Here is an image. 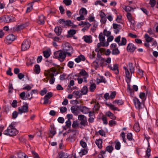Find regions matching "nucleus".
<instances>
[{"label": "nucleus", "instance_id": "obj_44", "mask_svg": "<svg viewBox=\"0 0 158 158\" xmlns=\"http://www.w3.org/2000/svg\"><path fill=\"white\" fill-rule=\"evenodd\" d=\"M96 86L95 84H93L91 85L89 87V90L90 91L93 92L96 88Z\"/></svg>", "mask_w": 158, "mask_h": 158}, {"label": "nucleus", "instance_id": "obj_28", "mask_svg": "<svg viewBox=\"0 0 158 158\" xmlns=\"http://www.w3.org/2000/svg\"><path fill=\"white\" fill-rule=\"evenodd\" d=\"M6 39L8 40L12 41L15 39V37L13 35L10 34L6 37Z\"/></svg>", "mask_w": 158, "mask_h": 158}, {"label": "nucleus", "instance_id": "obj_46", "mask_svg": "<svg viewBox=\"0 0 158 158\" xmlns=\"http://www.w3.org/2000/svg\"><path fill=\"white\" fill-rule=\"evenodd\" d=\"M112 50V53L113 55L118 54V48L111 49Z\"/></svg>", "mask_w": 158, "mask_h": 158}, {"label": "nucleus", "instance_id": "obj_24", "mask_svg": "<svg viewBox=\"0 0 158 158\" xmlns=\"http://www.w3.org/2000/svg\"><path fill=\"white\" fill-rule=\"evenodd\" d=\"M87 14V11L86 9L84 8L81 9L79 11V15H83L84 16L86 15Z\"/></svg>", "mask_w": 158, "mask_h": 158}, {"label": "nucleus", "instance_id": "obj_19", "mask_svg": "<svg viewBox=\"0 0 158 158\" xmlns=\"http://www.w3.org/2000/svg\"><path fill=\"white\" fill-rule=\"evenodd\" d=\"M27 26L28 24L27 23L20 24L16 27L15 30L17 31H20L27 27Z\"/></svg>", "mask_w": 158, "mask_h": 158}, {"label": "nucleus", "instance_id": "obj_9", "mask_svg": "<svg viewBox=\"0 0 158 158\" xmlns=\"http://www.w3.org/2000/svg\"><path fill=\"white\" fill-rule=\"evenodd\" d=\"M2 19L6 23L12 22L15 21V19L11 16L6 15L2 18Z\"/></svg>", "mask_w": 158, "mask_h": 158}, {"label": "nucleus", "instance_id": "obj_26", "mask_svg": "<svg viewBox=\"0 0 158 158\" xmlns=\"http://www.w3.org/2000/svg\"><path fill=\"white\" fill-rule=\"evenodd\" d=\"M113 28L114 32L116 34H117L118 32V25L116 23H113Z\"/></svg>", "mask_w": 158, "mask_h": 158}, {"label": "nucleus", "instance_id": "obj_50", "mask_svg": "<svg viewBox=\"0 0 158 158\" xmlns=\"http://www.w3.org/2000/svg\"><path fill=\"white\" fill-rule=\"evenodd\" d=\"M156 3V2L155 0H150L149 4L151 5V6L152 7H154V6H155Z\"/></svg>", "mask_w": 158, "mask_h": 158}, {"label": "nucleus", "instance_id": "obj_10", "mask_svg": "<svg viewBox=\"0 0 158 158\" xmlns=\"http://www.w3.org/2000/svg\"><path fill=\"white\" fill-rule=\"evenodd\" d=\"M18 113L20 114H22L23 113H26L28 111V105L26 104L23 106L18 108Z\"/></svg>", "mask_w": 158, "mask_h": 158}, {"label": "nucleus", "instance_id": "obj_43", "mask_svg": "<svg viewBox=\"0 0 158 158\" xmlns=\"http://www.w3.org/2000/svg\"><path fill=\"white\" fill-rule=\"evenodd\" d=\"M50 133L53 136L56 133L55 129L54 127H51V128L50 130Z\"/></svg>", "mask_w": 158, "mask_h": 158}, {"label": "nucleus", "instance_id": "obj_5", "mask_svg": "<svg viewBox=\"0 0 158 158\" xmlns=\"http://www.w3.org/2000/svg\"><path fill=\"white\" fill-rule=\"evenodd\" d=\"M18 132L16 129L12 125H10L7 129L4 131L3 134L6 135L13 136L16 135Z\"/></svg>", "mask_w": 158, "mask_h": 158}, {"label": "nucleus", "instance_id": "obj_33", "mask_svg": "<svg viewBox=\"0 0 158 158\" xmlns=\"http://www.w3.org/2000/svg\"><path fill=\"white\" fill-rule=\"evenodd\" d=\"M109 67L112 70L115 71L117 70L118 73V66L117 64H114L113 65V66H109Z\"/></svg>", "mask_w": 158, "mask_h": 158}, {"label": "nucleus", "instance_id": "obj_31", "mask_svg": "<svg viewBox=\"0 0 158 158\" xmlns=\"http://www.w3.org/2000/svg\"><path fill=\"white\" fill-rule=\"evenodd\" d=\"M60 158H68V155L67 153L64 152H60L59 153Z\"/></svg>", "mask_w": 158, "mask_h": 158}, {"label": "nucleus", "instance_id": "obj_56", "mask_svg": "<svg viewBox=\"0 0 158 158\" xmlns=\"http://www.w3.org/2000/svg\"><path fill=\"white\" fill-rule=\"evenodd\" d=\"M151 152V149H147V150L146 151V156H147V158H148L151 155L150 154Z\"/></svg>", "mask_w": 158, "mask_h": 158}, {"label": "nucleus", "instance_id": "obj_12", "mask_svg": "<svg viewBox=\"0 0 158 158\" xmlns=\"http://www.w3.org/2000/svg\"><path fill=\"white\" fill-rule=\"evenodd\" d=\"M109 44L108 42H105V43H101L100 42L98 43L97 45V48H95V51L96 52H98L100 51L99 48L101 46L103 47H107L109 45Z\"/></svg>", "mask_w": 158, "mask_h": 158}, {"label": "nucleus", "instance_id": "obj_18", "mask_svg": "<svg viewBox=\"0 0 158 158\" xmlns=\"http://www.w3.org/2000/svg\"><path fill=\"white\" fill-rule=\"evenodd\" d=\"M73 94L77 98H80L82 95L80 90L74 91L73 92Z\"/></svg>", "mask_w": 158, "mask_h": 158}, {"label": "nucleus", "instance_id": "obj_20", "mask_svg": "<svg viewBox=\"0 0 158 158\" xmlns=\"http://www.w3.org/2000/svg\"><path fill=\"white\" fill-rule=\"evenodd\" d=\"M80 110L84 114L89 113V110L86 106H82L80 108Z\"/></svg>", "mask_w": 158, "mask_h": 158}, {"label": "nucleus", "instance_id": "obj_41", "mask_svg": "<svg viewBox=\"0 0 158 158\" xmlns=\"http://www.w3.org/2000/svg\"><path fill=\"white\" fill-rule=\"evenodd\" d=\"M18 156L19 158H23V157L24 158H26V155L23 152H20L18 154Z\"/></svg>", "mask_w": 158, "mask_h": 158}, {"label": "nucleus", "instance_id": "obj_8", "mask_svg": "<svg viewBox=\"0 0 158 158\" xmlns=\"http://www.w3.org/2000/svg\"><path fill=\"white\" fill-rule=\"evenodd\" d=\"M30 42L29 40H25L22 44V50L25 51L27 50L30 47Z\"/></svg>", "mask_w": 158, "mask_h": 158}, {"label": "nucleus", "instance_id": "obj_13", "mask_svg": "<svg viewBox=\"0 0 158 158\" xmlns=\"http://www.w3.org/2000/svg\"><path fill=\"white\" fill-rule=\"evenodd\" d=\"M136 48V47L134 44L129 43L127 46V50L130 52H133Z\"/></svg>", "mask_w": 158, "mask_h": 158}, {"label": "nucleus", "instance_id": "obj_2", "mask_svg": "<svg viewBox=\"0 0 158 158\" xmlns=\"http://www.w3.org/2000/svg\"><path fill=\"white\" fill-rule=\"evenodd\" d=\"M123 68L125 70L126 75L127 78L126 81L128 84L127 90L128 92L130 93L131 95L132 96L134 95V91L130 88V85L129 84L131 81V74L130 73L128 69L126 67H123Z\"/></svg>", "mask_w": 158, "mask_h": 158}, {"label": "nucleus", "instance_id": "obj_53", "mask_svg": "<svg viewBox=\"0 0 158 158\" xmlns=\"http://www.w3.org/2000/svg\"><path fill=\"white\" fill-rule=\"evenodd\" d=\"M33 86V85H32V87H31V86H30L29 85H27L25 86L23 88V89H26L28 91H29L31 89L32 87Z\"/></svg>", "mask_w": 158, "mask_h": 158}, {"label": "nucleus", "instance_id": "obj_7", "mask_svg": "<svg viewBox=\"0 0 158 158\" xmlns=\"http://www.w3.org/2000/svg\"><path fill=\"white\" fill-rule=\"evenodd\" d=\"M59 22L64 28H65L67 26H72L73 25V23L71 21L69 20L65 21L64 19H60L59 20Z\"/></svg>", "mask_w": 158, "mask_h": 158}, {"label": "nucleus", "instance_id": "obj_1", "mask_svg": "<svg viewBox=\"0 0 158 158\" xmlns=\"http://www.w3.org/2000/svg\"><path fill=\"white\" fill-rule=\"evenodd\" d=\"M58 73V72L54 68H51L49 70L45 71L44 73L45 76H48L49 75L51 77L49 83L51 84H52L54 83L55 80L54 76L57 75Z\"/></svg>", "mask_w": 158, "mask_h": 158}, {"label": "nucleus", "instance_id": "obj_42", "mask_svg": "<svg viewBox=\"0 0 158 158\" xmlns=\"http://www.w3.org/2000/svg\"><path fill=\"white\" fill-rule=\"evenodd\" d=\"M44 56L46 58H48L50 56V53L48 51H45L43 52Z\"/></svg>", "mask_w": 158, "mask_h": 158}, {"label": "nucleus", "instance_id": "obj_58", "mask_svg": "<svg viewBox=\"0 0 158 158\" xmlns=\"http://www.w3.org/2000/svg\"><path fill=\"white\" fill-rule=\"evenodd\" d=\"M17 101L16 100H14L11 104L12 106L14 108L16 107L17 106Z\"/></svg>", "mask_w": 158, "mask_h": 158}, {"label": "nucleus", "instance_id": "obj_32", "mask_svg": "<svg viewBox=\"0 0 158 158\" xmlns=\"http://www.w3.org/2000/svg\"><path fill=\"white\" fill-rule=\"evenodd\" d=\"M88 151L87 149H82L81 151L79 152V155L81 156L86 154L87 153Z\"/></svg>", "mask_w": 158, "mask_h": 158}, {"label": "nucleus", "instance_id": "obj_48", "mask_svg": "<svg viewBox=\"0 0 158 158\" xmlns=\"http://www.w3.org/2000/svg\"><path fill=\"white\" fill-rule=\"evenodd\" d=\"M63 2L66 6H69L71 4L72 1L71 0H64Z\"/></svg>", "mask_w": 158, "mask_h": 158}, {"label": "nucleus", "instance_id": "obj_27", "mask_svg": "<svg viewBox=\"0 0 158 158\" xmlns=\"http://www.w3.org/2000/svg\"><path fill=\"white\" fill-rule=\"evenodd\" d=\"M95 143L98 148H102V142L101 139L96 140Z\"/></svg>", "mask_w": 158, "mask_h": 158}, {"label": "nucleus", "instance_id": "obj_14", "mask_svg": "<svg viewBox=\"0 0 158 158\" xmlns=\"http://www.w3.org/2000/svg\"><path fill=\"white\" fill-rule=\"evenodd\" d=\"M44 19L45 18L43 15H40L38 17L37 20V23L40 25L44 24Z\"/></svg>", "mask_w": 158, "mask_h": 158}, {"label": "nucleus", "instance_id": "obj_52", "mask_svg": "<svg viewBox=\"0 0 158 158\" xmlns=\"http://www.w3.org/2000/svg\"><path fill=\"white\" fill-rule=\"evenodd\" d=\"M116 95V92L115 91H113L111 92L110 95V99H113L114 98Z\"/></svg>", "mask_w": 158, "mask_h": 158}, {"label": "nucleus", "instance_id": "obj_17", "mask_svg": "<svg viewBox=\"0 0 158 158\" xmlns=\"http://www.w3.org/2000/svg\"><path fill=\"white\" fill-rule=\"evenodd\" d=\"M98 38L99 41L101 43H105L106 42L105 35H103L102 33H100L98 36Z\"/></svg>", "mask_w": 158, "mask_h": 158}, {"label": "nucleus", "instance_id": "obj_16", "mask_svg": "<svg viewBox=\"0 0 158 158\" xmlns=\"http://www.w3.org/2000/svg\"><path fill=\"white\" fill-rule=\"evenodd\" d=\"M83 39L87 43H90L92 42V37L91 36L85 35L83 37Z\"/></svg>", "mask_w": 158, "mask_h": 158}, {"label": "nucleus", "instance_id": "obj_34", "mask_svg": "<svg viewBox=\"0 0 158 158\" xmlns=\"http://www.w3.org/2000/svg\"><path fill=\"white\" fill-rule=\"evenodd\" d=\"M106 105L109 106L111 109L113 110H117L118 108L115 107L114 105L111 104H109L107 103H106Z\"/></svg>", "mask_w": 158, "mask_h": 158}, {"label": "nucleus", "instance_id": "obj_35", "mask_svg": "<svg viewBox=\"0 0 158 158\" xmlns=\"http://www.w3.org/2000/svg\"><path fill=\"white\" fill-rule=\"evenodd\" d=\"M34 71L35 72L38 74L40 72V66L39 65L36 64L35 65V68H34Z\"/></svg>", "mask_w": 158, "mask_h": 158}, {"label": "nucleus", "instance_id": "obj_49", "mask_svg": "<svg viewBox=\"0 0 158 158\" xmlns=\"http://www.w3.org/2000/svg\"><path fill=\"white\" fill-rule=\"evenodd\" d=\"M34 61L35 60L34 59L32 60L30 59L29 62L27 63V66H31L34 63Z\"/></svg>", "mask_w": 158, "mask_h": 158}, {"label": "nucleus", "instance_id": "obj_59", "mask_svg": "<svg viewBox=\"0 0 158 158\" xmlns=\"http://www.w3.org/2000/svg\"><path fill=\"white\" fill-rule=\"evenodd\" d=\"M80 143L81 144V146L83 148H85L86 147V143L84 141H80Z\"/></svg>", "mask_w": 158, "mask_h": 158}, {"label": "nucleus", "instance_id": "obj_45", "mask_svg": "<svg viewBox=\"0 0 158 158\" xmlns=\"http://www.w3.org/2000/svg\"><path fill=\"white\" fill-rule=\"evenodd\" d=\"M103 35H105V36H109L111 34V32L110 31H107L105 29L103 31Z\"/></svg>", "mask_w": 158, "mask_h": 158}, {"label": "nucleus", "instance_id": "obj_54", "mask_svg": "<svg viewBox=\"0 0 158 158\" xmlns=\"http://www.w3.org/2000/svg\"><path fill=\"white\" fill-rule=\"evenodd\" d=\"M87 121L86 120H84L81 121L80 124L81 125H83L84 126H85L86 125H87Z\"/></svg>", "mask_w": 158, "mask_h": 158}, {"label": "nucleus", "instance_id": "obj_4", "mask_svg": "<svg viewBox=\"0 0 158 158\" xmlns=\"http://www.w3.org/2000/svg\"><path fill=\"white\" fill-rule=\"evenodd\" d=\"M66 54V52L62 50L57 51L54 53L55 57L58 59L61 62L63 61L65 59Z\"/></svg>", "mask_w": 158, "mask_h": 158}, {"label": "nucleus", "instance_id": "obj_6", "mask_svg": "<svg viewBox=\"0 0 158 158\" xmlns=\"http://www.w3.org/2000/svg\"><path fill=\"white\" fill-rule=\"evenodd\" d=\"M134 102L135 108L137 109L140 111L142 112V110L146 113L147 110L146 108L144 107V106L142 104L137 98L135 97L133 99Z\"/></svg>", "mask_w": 158, "mask_h": 158}, {"label": "nucleus", "instance_id": "obj_37", "mask_svg": "<svg viewBox=\"0 0 158 158\" xmlns=\"http://www.w3.org/2000/svg\"><path fill=\"white\" fill-rule=\"evenodd\" d=\"M134 129L137 132H139L140 130L139 125L138 123H135L134 126Z\"/></svg>", "mask_w": 158, "mask_h": 158}, {"label": "nucleus", "instance_id": "obj_57", "mask_svg": "<svg viewBox=\"0 0 158 158\" xmlns=\"http://www.w3.org/2000/svg\"><path fill=\"white\" fill-rule=\"evenodd\" d=\"M103 97L106 100H107L110 99V96L109 95V93H105L104 94Z\"/></svg>", "mask_w": 158, "mask_h": 158}, {"label": "nucleus", "instance_id": "obj_62", "mask_svg": "<svg viewBox=\"0 0 158 158\" xmlns=\"http://www.w3.org/2000/svg\"><path fill=\"white\" fill-rule=\"evenodd\" d=\"M71 124V122L70 120H68L66 122V126L68 128L70 127Z\"/></svg>", "mask_w": 158, "mask_h": 158}, {"label": "nucleus", "instance_id": "obj_21", "mask_svg": "<svg viewBox=\"0 0 158 158\" xmlns=\"http://www.w3.org/2000/svg\"><path fill=\"white\" fill-rule=\"evenodd\" d=\"M85 60V58L84 56L82 55H80L78 56L77 58L75 59V61L77 63H79L81 61H84Z\"/></svg>", "mask_w": 158, "mask_h": 158}, {"label": "nucleus", "instance_id": "obj_38", "mask_svg": "<svg viewBox=\"0 0 158 158\" xmlns=\"http://www.w3.org/2000/svg\"><path fill=\"white\" fill-rule=\"evenodd\" d=\"M127 43V40L125 38L123 37L120 43H119V46H123L126 45Z\"/></svg>", "mask_w": 158, "mask_h": 158}, {"label": "nucleus", "instance_id": "obj_25", "mask_svg": "<svg viewBox=\"0 0 158 158\" xmlns=\"http://www.w3.org/2000/svg\"><path fill=\"white\" fill-rule=\"evenodd\" d=\"M106 115L113 120L115 119L116 117L110 111H108L106 113Z\"/></svg>", "mask_w": 158, "mask_h": 158}, {"label": "nucleus", "instance_id": "obj_29", "mask_svg": "<svg viewBox=\"0 0 158 158\" xmlns=\"http://www.w3.org/2000/svg\"><path fill=\"white\" fill-rule=\"evenodd\" d=\"M82 95L86 94L88 92V90L87 87L86 86H84L81 89V90Z\"/></svg>", "mask_w": 158, "mask_h": 158}, {"label": "nucleus", "instance_id": "obj_63", "mask_svg": "<svg viewBox=\"0 0 158 158\" xmlns=\"http://www.w3.org/2000/svg\"><path fill=\"white\" fill-rule=\"evenodd\" d=\"M85 116L83 115H79L78 116V119L80 121L84 120Z\"/></svg>", "mask_w": 158, "mask_h": 158}, {"label": "nucleus", "instance_id": "obj_23", "mask_svg": "<svg viewBox=\"0 0 158 158\" xmlns=\"http://www.w3.org/2000/svg\"><path fill=\"white\" fill-rule=\"evenodd\" d=\"M76 33V31L75 30H70L68 31V35L67 36V37H72Z\"/></svg>", "mask_w": 158, "mask_h": 158}, {"label": "nucleus", "instance_id": "obj_47", "mask_svg": "<svg viewBox=\"0 0 158 158\" xmlns=\"http://www.w3.org/2000/svg\"><path fill=\"white\" fill-rule=\"evenodd\" d=\"M127 137L128 139L130 141H131L133 139L132 134L131 133L127 134Z\"/></svg>", "mask_w": 158, "mask_h": 158}, {"label": "nucleus", "instance_id": "obj_22", "mask_svg": "<svg viewBox=\"0 0 158 158\" xmlns=\"http://www.w3.org/2000/svg\"><path fill=\"white\" fill-rule=\"evenodd\" d=\"M146 42H151L153 40V39L150 37L148 34H146L144 37Z\"/></svg>", "mask_w": 158, "mask_h": 158}, {"label": "nucleus", "instance_id": "obj_60", "mask_svg": "<svg viewBox=\"0 0 158 158\" xmlns=\"http://www.w3.org/2000/svg\"><path fill=\"white\" fill-rule=\"evenodd\" d=\"M60 110L61 113H63L67 111V108L65 107H61L60 108Z\"/></svg>", "mask_w": 158, "mask_h": 158}, {"label": "nucleus", "instance_id": "obj_64", "mask_svg": "<svg viewBox=\"0 0 158 158\" xmlns=\"http://www.w3.org/2000/svg\"><path fill=\"white\" fill-rule=\"evenodd\" d=\"M32 153L33 155L34 158H40L38 154L35 152L32 151Z\"/></svg>", "mask_w": 158, "mask_h": 158}, {"label": "nucleus", "instance_id": "obj_39", "mask_svg": "<svg viewBox=\"0 0 158 158\" xmlns=\"http://www.w3.org/2000/svg\"><path fill=\"white\" fill-rule=\"evenodd\" d=\"M139 98L142 99L143 102L145 100L146 97L145 94L144 93H140L139 95Z\"/></svg>", "mask_w": 158, "mask_h": 158}, {"label": "nucleus", "instance_id": "obj_40", "mask_svg": "<svg viewBox=\"0 0 158 158\" xmlns=\"http://www.w3.org/2000/svg\"><path fill=\"white\" fill-rule=\"evenodd\" d=\"M20 97L23 100H26V94L25 92H23L20 93L19 95Z\"/></svg>", "mask_w": 158, "mask_h": 158}, {"label": "nucleus", "instance_id": "obj_55", "mask_svg": "<svg viewBox=\"0 0 158 158\" xmlns=\"http://www.w3.org/2000/svg\"><path fill=\"white\" fill-rule=\"evenodd\" d=\"M120 135L123 139V141L124 143H126V140L125 138V133L124 132H122L120 134Z\"/></svg>", "mask_w": 158, "mask_h": 158}, {"label": "nucleus", "instance_id": "obj_15", "mask_svg": "<svg viewBox=\"0 0 158 158\" xmlns=\"http://www.w3.org/2000/svg\"><path fill=\"white\" fill-rule=\"evenodd\" d=\"M80 74L83 76L84 81L86 82L87 81L86 78L88 76V74L84 70H81L80 72Z\"/></svg>", "mask_w": 158, "mask_h": 158}, {"label": "nucleus", "instance_id": "obj_61", "mask_svg": "<svg viewBox=\"0 0 158 158\" xmlns=\"http://www.w3.org/2000/svg\"><path fill=\"white\" fill-rule=\"evenodd\" d=\"M133 10V9L131 7L127 6H126L125 8V10L126 12H129L131 10Z\"/></svg>", "mask_w": 158, "mask_h": 158}, {"label": "nucleus", "instance_id": "obj_36", "mask_svg": "<svg viewBox=\"0 0 158 158\" xmlns=\"http://www.w3.org/2000/svg\"><path fill=\"white\" fill-rule=\"evenodd\" d=\"M128 65L131 73H133L134 72V67L133 66L132 63H129Z\"/></svg>", "mask_w": 158, "mask_h": 158}, {"label": "nucleus", "instance_id": "obj_11", "mask_svg": "<svg viewBox=\"0 0 158 158\" xmlns=\"http://www.w3.org/2000/svg\"><path fill=\"white\" fill-rule=\"evenodd\" d=\"M71 110L75 115H77L80 113V108L77 106H74L71 107Z\"/></svg>", "mask_w": 158, "mask_h": 158}, {"label": "nucleus", "instance_id": "obj_3", "mask_svg": "<svg viewBox=\"0 0 158 158\" xmlns=\"http://www.w3.org/2000/svg\"><path fill=\"white\" fill-rule=\"evenodd\" d=\"M62 50L66 52L68 56H71L73 50L70 44L68 42H64L62 44Z\"/></svg>", "mask_w": 158, "mask_h": 158}, {"label": "nucleus", "instance_id": "obj_51", "mask_svg": "<svg viewBox=\"0 0 158 158\" xmlns=\"http://www.w3.org/2000/svg\"><path fill=\"white\" fill-rule=\"evenodd\" d=\"M147 32L148 33L149 35H152L153 36V35H155L153 31L151 28H149L148 29V31H147Z\"/></svg>", "mask_w": 158, "mask_h": 158}, {"label": "nucleus", "instance_id": "obj_30", "mask_svg": "<svg viewBox=\"0 0 158 158\" xmlns=\"http://www.w3.org/2000/svg\"><path fill=\"white\" fill-rule=\"evenodd\" d=\"M54 31L57 35H60L61 32V27H56Z\"/></svg>", "mask_w": 158, "mask_h": 158}]
</instances>
